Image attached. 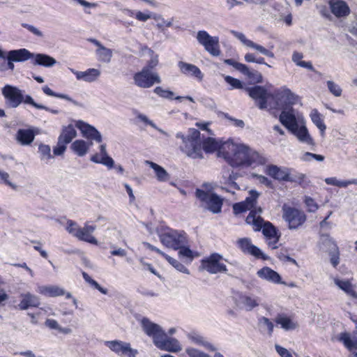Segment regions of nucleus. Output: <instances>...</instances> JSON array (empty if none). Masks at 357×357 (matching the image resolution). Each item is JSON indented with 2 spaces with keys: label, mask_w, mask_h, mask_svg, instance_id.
<instances>
[{
  "label": "nucleus",
  "mask_w": 357,
  "mask_h": 357,
  "mask_svg": "<svg viewBox=\"0 0 357 357\" xmlns=\"http://www.w3.org/2000/svg\"><path fill=\"white\" fill-rule=\"evenodd\" d=\"M277 324L281 326V328L286 331L293 330L296 328V324L292 320L284 314H278L275 319Z\"/></svg>",
  "instance_id": "obj_39"
},
{
  "label": "nucleus",
  "mask_w": 357,
  "mask_h": 357,
  "mask_svg": "<svg viewBox=\"0 0 357 357\" xmlns=\"http://www.w3.org/2000/svg\"><path fill=\"white\" fill-rule=\"evenodd\" d=\"M232 167L252 165H261L267 162V159L258 152L244 144H237L231 141L225 142L218 153Z\"/></svg>",
  "instance_id": "obj_1"
},
{
  "label": "nucleus",
  "mask_w": 357,
  "mask_h": 357,
  "mask_svg": "<svg viewBox=\"0 0 357 357\" xmlns=\"http://www.w3.org/2000/svg\"><path fill=\"white\" fill-rule=\"evenodd\" d=\"M290 132L296 136L300 142L310 146L315 145L314 139L309 134V132L306 126L303 124V121Z\"/></svg>",
  "instance_id": "obj_21"
},
{
  "label": "nucleus",
  "mask_w": 357,
  "mask_h": 357,
  "mask_svg": "<svg viewBox=\"0 0 357 357\" xmlns=\"http://www.w3.org/2000/svg\"><path fill=\"white\" fill-rule=\"evenodd\" d=\"M88 41L97 47L96 56L98 61L109 63L113 56V50L104 46L99 40L95 38H89Z\"/></svg>",
  "instance_id": "obj_16"
},
{
  "label": "nucleus",
  "mask_w": 357,
  "mask_h": 357,
  "mask_svg": "<svg viewBox=\"0 0 357 357\" xmlns=\"http://www.w3.org/2000/svg\"><path fill=\"white\" fill-rule=\"evenodd\" d=\"M258 324L261 328H266L269 335H272L274 329V324L268 318L265 317H259Z\"/></svg>",
  "instance_id": "obj_47"
},
{
  "label": "nucleus",
  "mask_w": 357,
  "mask_h": 357,
  "mask_svg": "<svg viewBox=\"0 0 357 357\" xmlns=\"http://www.w3.org/2000/svg\"><path fill=\"white\" fill-rule=\"evenodd\" d=\"M259 196V193L257 191L251 190L249 191V196L246 197L245 201H243V203L248 206V208L250 209V211L254 210L257 211L258 208H255V206L257 204Z\"/></svg>",
  "instance_id": "obj_43"
},
{
  "label": "nucleus",
  "mask_w": 357,
  "mask_h": 357,
  "mask_svg": "<svg viewBox=\"0 0 357 357\" xmlns=\"http://www.w3.org/2000/svg\"><path fill=\"white\" fill-rule=\"evenodd\" d=\"M224 79H225V82L230 85V86H231L229 88L230 90H232L234 89H242L243 86V83L239 79L234 78L231 76L225 75L224 77Z\"/></svg>",
  "instance_id": "obj_52"
},
{
  "label": "nucleus",
  "mask_w": 357,
  "mask_h": 357,
  "mask_svg": "<svg viewBox=\"0 0 357 357\" xmlns=\"http://www.w3.org/2000/svg\"><path fill=\"white\" fill-rule=\"evenodd\" d=\"M250 97L255 100L259 109H264L267 107V100L271 94L262 86L256 85L252 87L246 88Z\"/></svg>",
  "instance_id": "obj_12"
},
{
  "label": "nucleus",
  "mask_w": 357,
  "mask_h": 357,
  "mask_svg": "<svg viewBox=\"0 0 357 357\" xmlns=\"http://www.w3.org/2000/svg\"><path fill=\"white\" fill-rule=\"evenodd\" d=\"M33 56L29 50L26 49H20L10 50L7 53V56L5 59H7L6 63V70H13L15 66L13 62H22L25 61Z\"/></svg>",
  "instance_id": "obj_13"
},
{
  "label": "nucleus",
  "mask_w": 357,
  "mask_h": 357,
  "mask_svg": "<svg viewBox=\"0 0 357 357\" xmlns=\"http://www.w3.org/2000/svg\"><path fill=\"white\" fill-rule=\"evenodd\" d=\"M222 206V200L216 194H211V197L204 207L213 213H218L221 211Z\"/></svg>",
  "instance_id": "obj_36"
},
{
  "label": "nucleus",
  "mask_w": 357,
  "mask_h": 357,
  "mask_svg": "<svg viewBox=\"0 0 357 357\" xmlns=\"http://www.w3.org/2000/svg\"><path fill=\"white\" fill-rule=\"evenodd\" d=\"M202 268H227V261L222 255L213 253L209 257L202 259Z\"/></svg>",
  "instance_id": "obj_27"
},
{
  "label": "nucleus",
  "mask_w": 357,
  "mask_h": 357,
  "mask_svg": "<svg viewBox=\"0 0 357 357\" xmlns=\"http://www.w3.org/2000/svg\"><path fill=\"white\" fill-rule=\"evenodd\" d=\"M305 203L307 207V210L309 212L314 213L318 209V205L314 202V200L310 197H306L305 199Z\"/></svg>",
  "instance_id": "obj_62"
},
{
  "label": "nucleus",
  "mask_w": 357,
  "mask_h": 357,
  "mask_svg": "<svg viewBox=\"0 0 357 357\" xmlns=\"http://www.w3.org/2000/svg\"><path fill=\"white\" fill-rule=\"evenodd\" d=\"M178 255L181 259H185L186 261H192L193 256L192 252L185 245L179 248Z\"/></svg>",
  "instance_id": "obj_57"
},
{
  "label": "nucleus",
  "mask_w": 357,
  "mask_h": 357,
  "mask_svg": "<svg viewBox=\"0 0 357 357\" xmlns=\"http://www.w3.org/2000/svg\"><path fill=\"white\" fill-rule=\"evenodd\" d=\"M279 120L289 132L302 121L300 120L299 117L296 116L293 108L282 111L279 116Z\"/></svg>",
  "instance_id": "obj_17"
},
{
  "label": "nucleus",
  "mask_w": 357,
  "mask_h": 357,
  "mask_svg": "<svg viewBox=\"0 0 357 357\" xmlns=\"http://www.w3.org/2000/svg\"><path fill=\"white\" fill-rule=\"evenodd\" d=\"M154 93L161 98L173 99L174 93L169 90L164 89L161 86H157L153 90Z\"/></svg>",
  "instance_id": "obj_56"
},
{
  "label": "nucleus",
  "mask_w": 357,
  "mask_h": 357,
  "mask_svg": "<svg viewBox=\"0 0 357 357\" xmlns=\"http://www.w3.org/2000/svg\"><path fill=\"white\" fill-rule=\"evenodd\" d=\"M257 274L260 278L268 282L276 284L283 283L280 275L273 269H259Z\"/></svg>",
  "instance_id": "obj_29"
},
{
  "label": "nucleus",
  "mask_w": 357,
  "mask_h": 357,
  "mask_svg": "<svg viewBox=\"0 0 357 357\" xmlns=\"http://www.w3.org/2000/svg\"><path fill=\"white\" fill-rule=\"evenodd\" d=\"M232 298L238 309L247 312L253 310L261 303L259 296L247 291H234Z\"/></svg>",
  "instance_id": "obj_6"
},
{
  "label": "nucleus",
  "mask_w": 357,
  "mask_h": 357,
  "mask_svg": "<svg viewBox=\"0 0 357 357\" xmlns=\"http://www.w3.org/2000/svg\"><path fill=\"white\" fill-rule=\"evenodd\" d=\"M303 58V54L301 52H294L292 54V61L296 63V66L307 68L311 71H314V68L310 61H301Z\"/></svg>",
  "instance_id": "obj_41"
},
{
  "label": "nucleus",
  "mask_w": 357,
  "mask_h": 357,
  "mask_svg": "<svg viewBox=\"0 0 357 357\" xmlns=\"http://www.w3.org/2000/svg\"><path fill=\"white\" fill-rule=\"evenodd\" d=\"M293 169L285 167H278L275 165H269L266 167L265 172L273 178L278 181H286L289 172Z\"/></svg>",
  "instance_id": "obj_22"
},
{
  "label": "nucleus",
  "mask_w": 357,
  "mask_h": 357,
  "mask_svg": "<svg viewBox=\"0 0 357 357\" xmlns=\"http://www.w3.org/2000/svg\"><path fill=\"white\" fill-rule=\"evenodd\" d=\"M178 67L181 73L188 76H193L199 81L202 80L204 75L195 65L184 61H178Z\"/></svg>",
  "instance_id": "obj_26"
},
{
  "label": "nucleus",
  "mask_w": 357,
  "mask_h": 357,
  "mask_svg": "<svg viewBox=\"0 0 357 357\" xmlns=\"http://www.w3.org/2000/svg\"><path fill=\"white\" fill-rule=\"evenodd\" d=\"M1 93L10 108H16L22 103L23 91L17 86L6 84L1 89Z\"/></svg>",
  "instance_id": "obj_11"
},
{
  "label": "nucleus",
  "mask_w": 357,
  "mask_h": 357,
  "mask_svg": "<svg viewBox=\"0 0 357 357\" xmlns=\"http://www.w3.org/2000/svg\"><path fill=\"white\" fill-rule=\"evenodd\" d=\"M75 126L79 129L83 137L88 139L94 140L96 142L100 143L102 140L100 132L93 126L88 124L87 123L78 120L75 121Z\"/></svg>",
  "instance_id": "obj_14"
},
{
  "label": "nucleus",
  "mask_w": 357,
  "mask_h": 357,
  "mask_svg": "<svg viewBox=\"0 0 357 357\" xmlns=\"http://www.w3.org/2000/svg\"><path fill=\"white\" fill-rule=\"evenodd\" d=\"M188 156L192 158H202V142L200 140V132L195 128H190L183 145L181 146Z\"/></svg>",
  "instance_id": "obj_4"
},
{
  "label": "nucleus",
  "mask_w": 357,
  "mask_h": 357,
  "mask_svg": "<svg viewBox=\"0 0 357 357\" xmlns=\"http://www.w3.org/2000/svg\"><path fill=\"white\" fill-rule=\"evenodd\" d=\"M188 338L194 344L204 347V348L208 349L211 351H214L216 350V348L208 342L203 335H202L199 333L197 331H191L188 333L187 335Z\"/></svg>",
  "instance_id": "obj_28"
},
{
  "label": "nucleus",
  "mask_w": 357,
  "mask_h": 357,
  "mask_svg": "<svg viewBox=\"0 0 357 357\" xmlns=\"http://www.w3.org/2000/svg\"><path fill=\"white\" fill-rule=\"evenodd\" d=\"M38 292L47 296H58L64 294V290L57 286H40L38 288Z\"/></svg>",
  "instance_id": "obj_37"
},
{
  "label": "nucleus",
  "mask_w": 357,
  "mask_h": 357,
  "mask_svg": "<svg viewBox=\"0 0 357 357\" xmlns=\"http://www.w3.org/2000/svg\"><path fill=\"white\" fill-rule=\"evenodd\" d=\"M186 353L190 357H211L207 354H205L198 349L194 348H188L186 349Z\"/></svg>",
  "instance_id": "obj_64"
},
{
  "label": "nucleus",
  "mask_w": 357,
  "mask_h": 357,
  "mask_svg": "<svg viewBox=\"0 0 357 357\" xmlns=\"http://www.w3.org/2000/svg\"><path fill=\"white\" fill-rule=\"evenodd\" d=\"M329 6L332 13L337 17H346L350 13L349 6L344 1L331 0Z\"/></svg>",
  "instance_id": "obj_25"
},
{
  "label": "nucleus",
  "mask_w": 357,
  "mask_h": 357,
  "mask_svg": "<svg viewBox=\"0 0 357 357\" xmlns=\"http://www.w3.org/2000/svg\"><path fill=\"white\" fill-rule=\"evenodd\" d=\"M311 119L316 126L320 130L323 134L326 129V126L319 113L317 110H314L311 113Z\"/></svg>",
  "instance_id": "obj_46"
},
{
  "label": "nucleus",
  "mask_w": 357,
  "mask_h": 357,
  "mask_svg": "<svg viewBox=\"0 0 357 357\" xmlns=\"http://www.w3.org/2000/svg\"><path fill=\"white\" fill-rule=\"evenodd\" d=\"M186 353L190 357H211L207 354H205L198 349L194 348H188L186 349Z\"/></svg>",
  "instance_id": "obj_63"
},
{
  "label": "nucleus",
  "mask_w": 357,
  "mask_h": 357,
  "mask_svg": "<svg viewBox=\"0 0 357 357\" xmlns=\"http://www.w3.org/2000/svg\"><path fill=\"white\" fill-rule=\"evenodd\" d=\"M146 163L147 165H149V167L154 170L155 176L158 181L165 182L169 179V178H170L169 174L162 167L160 166L159 165H158L153 162L149 161V160H146Z\"/></svg>",
  "instance_id": "obj_35"
},
{
  "label": "nucleus",
  "mask_w": 357,
  "mask_h": 357,
  "mask_svg": "<svg viewBox=\"0 0 357 357\" xmlns=\"http://www.w3.org/2000/svg\"><path fill=\"white\" fill-rule=\"evenodd\" d=\"M137 117V119L139 120H140L141 121L145 123L147 125H149L150 126H151L153 128H154L156 130H158L161 134L165 135L166 137H169V135L167 132H165L162 129L158 128L156 126V124L153 121L150 120L146 115H144L143 114H139Z\"/></svg>",
  "instance_id": "obj_48"
},
{
  "label": "nucleus",
  "mask_w": 357,
  "mask_h": 357,
  "mask_svg": "<svg viewBox=\"0 0 357 357\" xmlns=\"http://www.w3.org/2000/svg\"><path fill=\"white\" fill-rule=\"evenodd\" d=\"M248 47L252 48L253 50H255L258 52H259L261 54L265 55L266 56H268V57H271V58H273L274 57V53L272 51L265 48L264 47H263L261 45H259V44H257V43H254L253 41H251V43L249 45Z\"/></svg>",
  "instance_id": "obj_49"
},
{
  "label": "nucleus",
  "mask_w": 357,
  "mask_h": 357,
  "mask_svg": "<svg viewBox=\"0 0 357 357\" xmlns=\"http://www.w3.org/2000/svg\"><path fill=\"white\" fill-rule=\"evenodd\" d=\"M319 247L323 252H327L330 256V261L333 266H337L340 263V250L335 241L328 235H321L319 242Z\"/></svg>",
  "instance_id": "obj_8"
},
{
  "label": "nucleus",
  "mask_w": 357,
  "mask_h": 357,
  "mask_svg": "<svg viewBox=\"0 0 357 357\" xmlns=\"http://www.w3.org/2000/svg\"><path fill=\"white\" fill-rule=\"evenodd\" d=\"M338 340L348 350H357V335L351 337L349 333L343 332L340 334Z\"/></svg>",
  "instance_id": "obj_33"
},
{
  "label": "nucleus",
  "mask_w": 357,
  "mask_h": 357,
  "mask_svg": "<svg viewBox=\"0 0 357 357\" xmlns=\"http://www.w3.org/2000/svg\"><path fill=\"white\" fill-rule=\"evenodd\" d=\"M334 283L348 296L357 299V292L354 290V286L349 280L334 278Z\"/></svg>",
  "instance_id": "obj_30"
},
{
  "label": "nucleus",
  "mask_w": 357,
  "mask_h": 357,
  "mask_svg": "<svg viewBox=\"0 0 357 357\" xmlns=\"http://www.w3.org/2000/svg\"><path fill=\"white\" fill-rule=\"evenodd\" d=\"M262 212L261 207L257 211L254 210L249 213L246 218V222L252 226L255 231H262L264 236L269 241L268 245L272 249L278 248L277 243L280 238V233L270 222L265 221L260 215Z\"/></svg>",
  "instance_id": "obj_3"
},
{
  "label": "nucleus",
  "mask_w": 357,
  "mask_h": 357,
  "mask_svg": "<svg viewBox=\"0 0 357 357\" xmlns=\"http://www.w3.org/2000/svg\"><path fill=\"white\" fill-rule=\"evenodd\" d=\"M287 182L296 183L303 188H306L310 185V181L307 179L305 174L299 172L291 173L289 172Z\"/></svg>",
  "instance_id": "obj_32"
},
{
  "label": "nucleus",
  "mask_w": 357,
  "mask_h": 357,
  "mask_svg": "<svg viewBox=\"0 0 357 357\" xmlns=\"http://www.w3.org/2000/svg\"><path fill=\"white\" fill-rule=\"evenodd\" d=\"M327 87L330 93L335 97H340L342 95V90L341 87L333 81L328 80L326 82Z\"/></svg>",
  "instance_id": "obj_53"
},
{
  "label": "nucleus",
  "mask_w": 357,
  "mask_h": 357,
  "mask_svg": "<svg viewBox=\"0 0 357 357\" xmlns=\"http://www.w3.org/2000/svg\"><path fill=\"white\" fill-rule=\"evenodd\" d=\"M220 149L221 146L213 138L208 137L203 142V149L206 153H213L218 149H219V151Z\"/></svg>",
  "instance_id": "obj_44"
},
{
  "label": "nucleus",
  "mask_w": 357,
  "mask_h": 357,
  "mask_svg": "<svg viewBox=\"0 0 357 357\" xmlns=\"http://www.w3.org/2000/svg\"><path fill=\"white\" fill-rule=\"evenodd\" d=\"M83 278L85 282L89 283L91 287L98 290L101 294L107 295L108 290L106 288L101 287L95 280L91 278L86 273L82 272Z\"/></svg>",
  "instance_id": "obj_45"
},
{
  "label": "nucleus",
  "mask_w": 357,
  "mask_h": 357,
  "mask_svg": "<svg viewBox=\"0 0 357 357\" xmlns=\"http://www.w3.org/2000/svg\"><path fill=\"white\" fill-rule=\"evenodd\" d=\"M22 297L19 307L21 310H26L29 307H38L40 305L39 299L37 296L29 293L22 294Z\"/></svg>",
  "instance_id": "obj_34"
},
{
  "label": "nucleus",
  "mask_w": 357,
  "mask_h": 357,
  "mask_svg": "<svg viewBox=\"0 0 357 357\" xmlns=\"http://www.w3.org/2000/svg\"><path fill=\"white\" fill-rule=\"evenodd\" d=\"M134 83L136 86L148 89L155 83H161V79L158 73L149 70L148 67H144L140 72L136 73L133 76Z\"/></svg>",
  "instance_id": "obj_9"
},
{
  "label": "nucleus",
  "mask_w": 357,
  "mask_h": 357,
  "mask_svg": "<svg viewBox=\"0 0 357 357\" xmlns=\"http://www.w3.org/2000/svg\"><path fill=\"white\" fill-rule=\"evenodd\" d=\"M38 151L40 155V159L46 162L52 158V155H51V149L48 145L40 144L38 147Z\"/></svg>",
  "instance_id": "obj_50"
},
{
  "label": "nucleus",
  "mask_w": 357,
  "mask_h": 357,
  "mask_svg": "<svg viewBox=\"0 0 357 357\" xmlns=\"http://www.w3.org/2000/svg\"><path fill=\"white\" fill-rule=\"evenodd\" d=\"M68 232L80 241L96 245L98 243L97 239L92 234L86 232L83 227H78L75 222L70 220H68Z\"/></svg>",
  "instance_id": "obj_15"
},
{
  "label": "nucleus",
  "mask_w": 357,
  "mask_h": 357,
  "mask_svg": "<svg viewBox=\"0 0 357 357\" xmlns=\"http://www.w3.org/2000/svg\"><path fill=\"white\" fill-rule=\"evenodd\" d=\"M158 236L165 246L174 250H178L187 243L186 234L183 231L167 228L163 232H158Z\"/></svg>",
  "instance_id": "obj_5"
},
{
  "label": "nucleus",
  "mask_w": 357,
  "mask_h": 357,
  "mask_svg": "<svg viewBox=\"0 0 357 357\" xmlns=\"http://www.w3.org/2000/svg\"><path fill=\"white\" fill-rule=\"evenodd\" d=\"M282 218L288 223L289 229H297L306 220L304 212L292 207L282 208Z\"/></svg>",
  "instance_id": "obj_10"
},
{
  "label": "nucleus",
  "mask_w": 357,
  "mask_h": 357,
  "mask_svg": "<svg viewBox=\"0 0 357 357\" xmlns=\"http://www.w3.org/2000/svg\"><path fill=\"white\" fill-rule=\"evenodd\" d=\"M24 103V104H26V105H30L33 107H34L36 109H45V110H48L49 108L43 105H40V104H38L36 103L34 100L33 99V98L29 96V95H24V93H22V103Z\"/></svg>",
  "instance_id": "obj_51"
},
{
  "label": "nucleus",
  "mask_w": 357,
  "mask_h": 357,
  "mask_svg": "<svg viewBox=\"0 0 357 357\" xmlns=\"http://www.w3.org/2000/svg\"><path fill=\"white\" fill-rule=\"evenodd\" d=\"M157 15L151 12L142 13L141 11H137L135 13V18L141 22H146L149 19L157 20Z\"/></svg>",
  "instance_id": "obj_55"
},
{
  "label": "nucleus",
  "mask_w": 357,
  "mask_h": 357,
  "mask_svg": "<svg viewBox=\"0 0 357 357\" xmlns=\"http://www.w3.org/2000/svg\"><path fill=\"white\" fill-rule=\"evenodd\" d=\"M226 173L228 175V177L226 178V176H223V177L225 178L224 183L229 184V186L232 188H234L236 190H239L240 189L239 186L235 182V181L237 178V174H234L233 172H231V173H229V171Z\"/></svg>",
  "instance_id": "obj_54"
},
{
  "label": "nucleus",
  "mask_w": 357,
  "mask_h": 357,
  "mask_svg": "<svg viewBox=\"0 0 357 357\" xmlns=\"http://www.w3.org/2000/svg\"><path fill=\"white\" fill-rule=\"evenodd\" d=\"M71 149L79 156H84L86 154L89 146L86 142L84 140L78 139L75 140L71 144Z\"/></svg>",
  "instance_id": "obj_42"
},
{
  "label": "nucleus",
  "mask_w": 357,
  "mask_h": 357,
  "mask_svg": "<svg viewBox=\"0 0 357 357\" xmlns=\"http://www.w3.org/2000/svg\"><path fill=\"white\" fill-rule=\"evenodd\" d=\"M231 33L232 35L236 37L237 39H238L246 47H248L250 44L251 41L250 40L248 39L245 34H243L241 32H238L236 31H231Z\"/></svg>",
  "instance_id": "obj_61"
},
{
  "label": "nucleus",
  "mask_w": 357,
  "mask_h": 357,
  "mask_svg": "<svg viewBox=\"0 0 357 357\" xmlns=\"http://www.w3.org/2000/svg\"><path fill=\"white\" fill-rule=\"evenodd\" d=\"M238 247L245 253L259 259H265V256L259 248L252 243L250 238H242L237 241Z\"/></svg>",
  "instance_id": "obj_18"
},
{
  "label": "nucleus",
  "mask_w": 357,
  "mask_h": 357,
  "mask_svg": "<svg viewBox=\"0 0 357 357\" xmlns=\"http://www.w3.org/2000/svg\"><path fill=\"white\" fill-rule=\"evenodd\" d=\"M34 57V65H40L45 67H51L56 63V60L47 54H33L31 57Z\"/></svg>",
  "instance_id": "obj_38"
},
{
  "label": "nucleus",
  "mask_w": 357,
  "mask_h": 357,
  "mask_svg": "<svg viewBox=\"0 0 357 357\" xmlns=\"http://www.w3.org/2000/svg\"><path fill=\"white\" fill-rule=\"evenodd\" d=\"M144 333L153 339L154 345L160 350L177 352L181 349L178 341L169 337L162 327L148 318L144 317L141 321Z\"/></svg>",
  "instance_id": "obj_2"
},
{
  "label": "nucleus",
  "mask_w": 357,
  "mask_h": 357,
  "mask_svg": "<svg viewBox=\"0 0 357 357\" xmlns=\"http://www.w3.org/2000/svg\"><path fill=\"white\" fill-rule=\"evenodd\" d=\"M67 146V132L63 130L60 137L56 146L53 149L54 155H61L64 153Z\"/></svg>",
  "instance_id": "obj_40"
},
{
  "label": "nucleus",
  "mask_w": 357,
  "mask_h": 357,
  "mask_svg": "<svg viewBox=\"0 0 357 357\" xmlns=\"http://www.w3.org/2000/svg\"><path fill=\"white\" fill-rule=\"evenodd\" d=\"M75 75L77 80L86 82H93L100 75V70L97 68H89L85 71H78L68 68Z\"/></svg>",
  "instance_id": "obj_23"
},
{
  "label": "nucleus",
  "mask_w": 357,
  "mask_h": 357,
  "mask_svg": "<svg viewBox=\"0 0 357 357\" xmlns=\"http://www.w3.org/2000/svg\"><path fill=\"white\" fill-rule=\"evenodd\" d=\"M195 194L196 197L200 200V202H202L203 206L207 204L208 201L211 197V194H209L200 189H197Z\"/></svg>",
  "instance_id": "obj_59"
},
{
  "label": "nucleus",
  "mask_w": 357,
  "mask_h": 357,
  "mask_svg": "<svg viewBox=\"0 0 357 357\" xmlns=\"http://www.w3.org/2000/svg\"><path fill=\"white\" fill-rule=\"evenodd\" d=\"M274 96L278 101L285 105H294L298 98V96L293 93L290 89L282 87L274 92Z\"/></svg>",
  "instance_id": "obj_24"
},
{
  "label": "nucleus",
  "mask_w": 357,
  "mask_h": 357,
  "mask_svg": "<svg viewBox=\"0 0 357 357\" xmlns=\"http://www.w3.org/2000/svg\"><path fill=\"white\" fill-rule=\"evenodd\" d=\"M100 153H95L91 155V161L97 163L102 164L106 166L108 169H112L114 167V161L107 152L106 144H102L100 146Z\"/></svg>",
  "instance_id": "obj_19"
},
{
  "label": "nucleus",
  "mask_w": 357,
  "mask_h": 357,
  "mask_svg": "<svg viewBox=\"0 0 357 357\" xmlns=\"http://www.w3.org/2000/svg\"><path fill=\"white\" fill-rule=\"evenodd\" d=\"M312 159H315L317 161L322 162L324 160V156L322 155L305 152L301 157V160L306 162L311 161Z\"/></svg>",
  "instance_id": "obj_60"
},
{
  "label": "nucleus",
  "mask_w": 357,
  "mask_h": 357,
  "mask_svg": "<svg viewBox=\"0 0 357 357\" xmlns=\"http://www.w3.org/2000/svg\"><path fill=\"white\" fill-rule=\"evenodd\" d=\"M111 248L110 254L112 256L118 257L125 260L128 259L127 252L124 249L116 246H112Z\"/></svg>",
  "instance_id": "obj_58"
},
{
  "label": "nucleus",
  "mask_w": 357,
  "mask_h": 357,
  "mask_svg": "<svg viewBox=\"0 0 357 357\" xmlns=\"http://www.w3.org/2000/svg\"><path fill=\"white\" fill-rule=\"evenodd\" d=\"M105 344L112 351L123 355L130 349V344L128 342H124L121 340H112L106 341Z\"/></svg>",
  "instance_id": "obj_31"
},
{
  "label": "nucleus",
  "mask_w": 357,
  "mask_h": 357,
  "mask_svg": "<svg viewBox=\"0 0 357 357\" xmlns=\"http://www.w3.org/2000/svg\"><path fill=\"white\" fill-rule=\"evenodd\" d=\"M198 43L202 45L205 50L213 56H218L221 54L219 38L211 36L206 31H199L196 36Z\"/></svg>",
  "instance_id": "obj_7"
},
{
  "label": "nucleus",
  "mask_w": 357,
  "mask_h": 357,
  "mask_svg": "<svg viewBox=\"0 0 357 357\" xmlns=\"http://www.w3.org/2000/svg\"><path fill=\"white\" fill-rule=\"evenodd\" d=\"M36 128L19 129L15 135V139L22 146H29L38 134Z\"/></svg>",
  "instance_id": "obj_20"
}]
</instances>
